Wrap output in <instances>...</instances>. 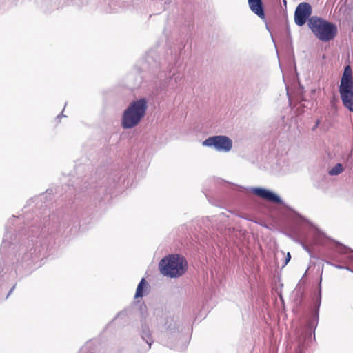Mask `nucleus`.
Here are the masks:
<instances>
[{
  "mask_svg": "<svg viewBox=\"0 0 353 353\" xmlns=\"http://www.w3.org/2000/svg\"><path fill=\"white\" fill-rule=\"evenodd\" d=\"M148 108V101L141 98L132 101L123 111L121 126L123 129H131L137 126L144 117Z\"/></svg>",
  "mask_w": 353,
  "mask_h": 353,
  "instance_id": "1",
  "label": "nucleus"
},
{
  "mask_svg": "<svg viewBox=\"0 0 353 353\" xmlns=\"http://www.w3.org/2000/svg\"><path fill=\"white\" fill-rule=\"evenodd\" d=\"M161 272L170 278L182 276L187 270L188 263L185 259L179 254H170L159 262Z\"/></svg>",
  "mask_w": 353,
  "mask_h": 353,
  "instance_id": "2",
  "label": "nucleus"
},
{
  "mask_svg": "<svg viewBox=\"0 0 353 353\" xmlns=\"http://www.w3.org/2000/svg\"><path fill=\"white\" fill-rule=\"evenodd\" d=\"M307 25L315 37L321 41H330L336 36V26L321 17L312 16Z\"/></svg>",
  "mask_w": 353,
  "mask_h": 353,
  "instance_id": "3",
  "label": "nucleus"
},
{
  "mask_svg": "<svg viewBox=\"0 0 353 353\" xmlns=\"http://www.w3.org/2000/svg\"><path fill=\"white\" fill-rule=\"evenodd\" d=\"M339 90L344 107L353 112V77L352 68L349 65L344 68Z\"/></svg>",
  "mask_w": 353,
  "mask_h": 353,
  "instance_id": "4",
  "label": "nucleus"
},
{
  "mask_svg": "<svg viewBox=\"0 0 353 353\" xmlns=\"http://www.w3.org/2000/svg\"><path fill=\"white\" fill-rule=\"evenodd\" d=\"M205 147L214 148L217 152H228L232 148V139L225 135H216L207 138L202 143Z\"/></svg>",
  "mask_w": 353,
  "mask_h": 353,
  "instance_id": "5",
  "label": "nucleus"
},
{
  "mask_svg": "<svg viewBox=\"0 0 353 353\" xmlns=\"http://www.w3.org/2000/svg\"><path fill=\"white\" fill-rule=\"evenodd\" d=\"M312 12L311 5L307 2L300 3L294 12V22L299 26H303L311 17Z\"/></svg>",
  "mask_w": 353,
  "mask_h": 353,
  "instance_id": "6",
  "label": "nucleus"
},
{
  "mask_svg": "<svg viewBox=\"0 0 353 353\" xmlns=\"http://www.w3.org/2000/svg\"><path fill=\"white\" fill-rule=\"evenodd\" d=\"M252 192L258 196L268 201L278 204H283V200L280 196L270 190L262 188H252Z\"/></svg>",
  "mask_w": 353,
  "mask_h": 353,
  "instance_id": "7",
  "label": "nucleus"
},
{
  "mask_svg": "<svg viewBox=\"0 0 353 353\" xmlns=\"http://www.w3.org/2000/svg\"><path fill=\"white\" fill-rule=\"evenodd\" d=\"M250 10L261 19L265 17L264 9L261 0H248Z\"/></svg>",
  "mask_w": 353,
  "mask_h": 353,
  "instance_id": "8",
  "label": "nucleus"
},
{
  "mask_svg": "<svg viewBox=\"0 0 353 353\" xmlns=\"http://www.w3.org/2000/svg\"><path fill=\"white\" fill-rule=\"evenodd\" d=\"M336 251L339 254L344 255L347 261H352L353 259V256L352 255V252H353L352 250L342 245H339L336 248Z\"/></svg>",
  "mask_w": 353,
  "mask_h": 353,
  "instance_id": "9",
  "label": "nucleus"
},
{
  "mask_svg": "<svg viewBox=\"0 0 353 353\" xmlns=\"http://www.w3.org/2000/svg\"><path fill=\"white\" fill-rule=\"evenodd\" d=\"M141 338L148 344L149 348H150L151 345L153 343V340L151 338V334L148 327L142 326Z\"/></svg>",
  "mask_w": 353,
  "mask_h": 353,
  "instance_id": "10",
  "label": "nucleus"
},
{
  "mask_svg": "<svg viewBox=\"0 0 353 353\" xmlns=\"http://www.w3.org/2000/svg\"><path fill=\"white\" fill-rule=\"evenodd\" d=\"M30 254L29 253H25L23 250H21L20 253H19L17 259V263L18 264H23V262L28 261L30 259Z\"/></svg>",
  "mask_w": 353,
  "mask_h": 353,
  "instance_id": "11",
  "label": "nucleus"
},
{
  "mask_svg": "<svg viewBox=\"0 0 353 353\" xmlns=\"http://www.w3.org/2000/svg\"><path fill=\"white\" fill-rule=\"evenodd\" d=\"M146 285V282L144 278H142L140 283H139L136 293H135V298L138 297H142L143 296V288L144 285Z\"/></svg>",
  "mask_w": 353,
  "mask_h": 353,
  "instance_id": "12",
  "label": "nucleus"
},
{
  "mask_svg": "<svg viewBox=\"0 0 353 353\" xmlns=\"http://www.w3.org/2000/svg\"><path fill=\"white\" fill-rule=\"evenodd\" d=\"M343 171V165L341 163H337L334 165L332 169H330L328 172L329 174L331 176L338 175L341 173Z\"/></svg>",
  "mask_w": 353,
  "mask_h": 353,
  "instance_id": "13",
  "label": "nucleus"
},
{
  "mask_svg": "<svg viewBox=\"0 0 353 353\" xmlns=\"http://www.w3.org/2000/svg\"><path fill=\"white\" fill-rule=\"evenodd\" d=\"M327 263L330 265H333V266H334L335 268H336L338 269H347V270H349V268L347 267H345V266L341 265L334 264L332 262H327Z\"/></svg>",
  "mask_w": 353,
  "mask_h": 353,
  "instance_id": "14",
  "label": "nucleus"
},
{
  "mask_svg": "<svg viewBox=\"0 0 353 353\" xmlns=\"http://www.w3.org/2000/svg\"><path fill=\"white\" fill-rule=\"evenodd\" d=\"M290 259H291V255H290V252H288L285 260L284 265H287V263L290 261Z\"/></svg>",
  "mask_w": 353,
  "mask_h": 353,
  "instance_id": "15",
  "label": "nucleus"
},
{
  "mask_svg": "<svg viewBox=\"0 0 353 353\" xmlns=\"http://www.w3.org/2000/svg\"><path fill=\"white\" fill-rule=\"evenodd\" d=\"M173 77H174V80L176 82H177L178 81H180L181 79V77L179 74H173Z\"/></svg>",
  "mask_w": 353,
  "mask_h": 353,
  "instance_id": "16",
  "label": "nucleus"
},
{
  "mask_svg": "<svg viewBox=\"0 0 353 353\" xmlns=\"http://www.w3.org/2000/svg\"><path fill=\"white\" fill-rule=\"evenodd\" d=\"M350 163L353 164V148H352V152H351V154H350L348 161H350Z\"/></svg>",
  "mask_w": 353,
  "mask_h": 353,
  "instance_id": "17",
  "label": "nucleus"
},
{
  "mask_svg": "<svg viewBox=\"0 0 353 353\" xmlns=\"http://www.w3.org/2000/svg\"><path fill=\"white\" fill-rule=\"evenodd\" d=\"M6 238H7V235L5 236V238H4V239H3V246H4V247H6V244H8V243H7V239H6Z\"/></svg>",
  "mask_w": 353,
  "mask_h": 353,
  "instance_id": "18",
  "label": "nucleus"
},
{
  "mask_svg": "<svg viewBox=\"0 0 353 353\" xmlns=\"http://www.w3.org/2000/svg\"><path fill=\"white\" fill-rule=\"evenodd\" d=\"M14 288H15V285H14V286L10 289V290L9 291L8 294V296H8L9 295H10V294L12 293V292H13V290H14Z\"/></svg>",
  "mask_w": 353,
  "mask_h": 353,
  "instance_id": "19",
  "label": "nucleus"
},
{
  "mask_svg": "<svg viewBox=\"0 0 353 353\" xmlns=\"http://www.w3.org/2000/svg\"><path fill=\"white\" fill-rule=\"evenodd\" d=\"M319 123H320V122H319V120H317V121H316V125H315V126H314V129L316 127H317V126L319 125Z\"/></svg>",
  "mask_w": 353,
  "mask_h": 353,
  "instance_id": "20",
  "label": "nucleus"
},
{
  "mask_svg": "<svg viewBox=\"0 0 353 353\" xmlns=\"http://www.w3.org/2000/svg\"><path fill=\"white\" fill-rule=\"evenodd\" d=\"M283 2L285 4H286V1L285 0H283Z\"/></svg>",
  "mask_w": 353,
  "mask_h": 353,
  "instance_id": "21",
  "label": "nucleus"
}]
</instances>
